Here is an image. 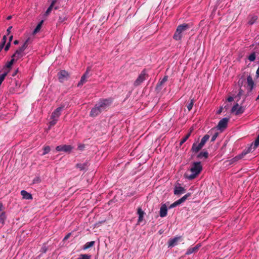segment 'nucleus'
Returning <instances> with one entry per match:
<instances>
[{
	"instance_id": "dca6fc26",
	"label": "nucleus",
	"mask_w": 259,
	"mask_h": 259,
	"mask_svg": "<svg viewBox=\"0 0 259 259\" xmlns=\"http://www.w3.org/2000/svg\"><path fill=\"white\" fill-rule=\"evenodd\" d=\"M167 214V208L166 204H163L160 207L159 211V215L161 217L163 218L166 216Z\"/></svg>"
},
{
	"instance_id": "e433bc0d",
	"label": "nucleus",
	"mask_w": 259,
	"mask_h": 259,
	"mask_svg": "<svg viewBox=\"0 0 259 259\" xmlns=\"http://www.w3.org/2000/svg\"><path fill=\"white\" fill-rule=\"evenodd\" d=\"M16 61L17 60L15 59H14V57H13L12 56V59H11V60L10 62H9L8 63V64L7 65V66L8 67H10L13 65L14 62Z\"/></svg>"
},
{
	"instance_id": "393cba45",
	"label": "nucleus",
	"mask_w": 259,
	"mask_h": 259,
	"mask_svg": "<svg viewBox=\"0 0 259 259\" xmlns=\"http://www.w3.org/2000/svg\"><path fill=\"white\" fill-rule=\"evenodd\" d=\"M95 244V241H90L85 243V244L83 246V249L85 250L91 247H92Z\"/></svg>"
},
{
	"instance_id": "c85d7f7f",
	"label": "nucleus",
	"mask_w": 259,
	"mask_h": 259,
	"mask_svg": "<svg viewBox=\"0 0 259 259\" xmlns=\"http://www.w3.org/2000/svg\"><path fill=\"white\" fill-rule=\"evenodd\" d=\"M208 156V153L207 151H202L198 155L199 158H202L203 157L207 158Z\"/></svg>"
},
{
	"instance_id": "412c9836",
	"label": "nucleus",
	"mask_w": 259,
	"mask_h": 259,
	"mask_svg": "<svg viewBox=\"0 0 259 259\" xmlns=\"http://www.w3.org/2000/svg\"><path fill=\"white\" fill-rule=\"evenodd\" d=\"M247 85L249 88L250 91H251L253 88L254 82L251 76L249 75L247 77Z\"/></svg>"
},
{
	"instance_id": "864d4df0",
	"label": "nucleus",
	"mask_w": 259,
	"mask_h": 259,
	"mask_svg": "<svg viewBox=\"0 0 259 259\" xmlns=\"http://www.w3.org/2000/svg\"><path fill=\"white\" fill-rule=\"evenodd\" d=\"M11 18H12V16H8V17H7V19H8V20H10V19H11Z\"/></svg>"
},
{
	"instance_id": "4d7b16f0",
	"label": "nucleus",
	"mask_w": 259,
	"mask_h": 259,
	"mask_svg": "<svg viewBox=\"0 0 259 259\" xmlns=\"http://www.w3.org/2000/svg\"><path fill=\"white\" fill-rule=\"evenodd\" d=\"M259 100V95H258V96H257V98H256V100Z\"/></svg>"
},
{
	"instance_id": "3c124183",
	"label": "nucleus",
	"mask_w": 259,
	"mask_h": 259,
	"mask_svg": "<svg viewBox=\"0 0 259 259\" xmlns=\"http://www.w3.org/2000/svg\"><path fill=\"white\" fill-rule=\"evenodd\" d=\"M13 35H11V36H10V37H9V42H11V41H12V40L13 39Z\"/></svg>"
},
{
	"instance_id": "8fccbe9b",
	"label": "nucleus",
	"mask_w": 259,
	"mask_h": 259,
	"mask_svg": "<svg viewBox=\"0 0 259 259\" xmlns=\"http://www.w3.org/2000/svg\"><path fill=\"white\" fill-rule=\"evenodd\" d=\"M19 40H15L14 41V44L15 45H17L19 44Z\"/></svg>"
},
{
	"instance_id": "ea45409f",
	"label": "nucleus",
	"mask_w": 259,
	"mask_h": 259,
	"mask_svg": "<svg viewBox=\"0 0 259 259\" xmlns=\"http://www.w3.org/2000/svg\"><path fill=\"white\" fill-rule=\"evenodd\" d=\"M218 133H215V134H214L213 135V136L211 137V142H213L215 140L216 138H217L218 137Z\"/></svg>"
},
{
	"instance_id": "79ce46f5",
	"label": "nucleus",
	"mask_w": 259,
	"mask_h": 259,
	"mask_svg": "<svg viewBox=\"0 0 259 259\" xmlns=\"http://www.w3.org/2000/svg\"><path fill=\"white\" fill-rule=\"evenodd\" d=\"M177 206L176 203L175 202H174L173 203H172L169 207H168V208L169 209H171V208H174L175 207Z\"/></svg>"
},
{
	"instance_id": "9d476101",
	"label": "nucleus",
	"mask_w": 259,
	"mask_h": 259,
	"mask_svg": "<svg viewBox=\"0 0 259 259\" xmlns=\"http://www.w3.org/2000/svg\"><path fill=\"white\" fill-rule=\"evenodd\" d=\"M186 192V189L178 184L175 186L174 193L177 196H180Z\"/></svg>"
},
{
	"instance_id": "c9c22d12",
	"label": "nucleus",
	"mask_w": 259,
	"mask_h": 259,
	"mask_svg": "<svg viewBox=\"0 0 259 259\" xmlns=\"http://www.w3.org/2000/svg\"><path fill=\"white\" fill-rule=\"evenodd\" d=\"M7 75V72H5V73H3L0 74V85H1L3 81L4 80Z\"/></svg>"
},
{
	"instance_id": "f8f14e48",
	"label": "nucleus",
	"mask_w": 259,
	"mask_h": 259,
	"mask_svg": "<svg viewBox=\"0 0 259 259\" xmlns=\"http://www.w3.org/2000/svg\"><path fill=\"white\" fill-rule=\"evenodd\" d=\"M72 149V147L68 145H59L56 147V150L57 151H64L65 152H70Z\"/></svg>"
},
{
	"instance_id": "423d86ee",
	"label": "nucleus",
	"mask_w": 259,
	"mask_h": 259,
	"mask_svg": "<svg viewBox=\"0 0 259 259\" xmlns=\"http://www.w3.org/2000/svg\"><path fill=\"white\" fill-rule=\"evenodd\" d=\"M58 77L59 81L63 82L68 79L69 77V74L66 71L62 70L58 73Z\"/></svg>"
},
{
	"instance_id": "a18cd8bd",
	"label": "nucleus",
	"mask_w": 259,
	"mask_h": 259,
	"mask_svg": "<svg viewBox=\"0 0 259 259\" xmlns=\"http://www.w3.org/2000/svg\"><path fill=\"white\" fill-rule=\"evenodd\" d=\"M12 28V26H10L7 30L8 34H9L11 32V30Z\"/></svg>"
},
{
	"instance_id": "4c0bfd02",
	"label": "nucleus",
	"mask_w": 259,
	"mask_h": 259,
	"mask_svg": "<svg viewBox=\"0 0 259 259\" xmlns=\"http://www.w3.org/2000/svg\"><path fill=\"white\" fill-rule=\"evenodd\" d=\"M11 43L10 42H9L6 46H5L4 49L6 52L8 51L9 50V48L10 47Z\"/></svg>"
},
{
	"instance_id": "37998d69",
	"label": "nucleus",
	"mask_w": 259,
	"mask_h": 259,
	"mask_svg": "<svg viewBox=\"0 0 259 259\" xmlns=\"http://www.w3.org/2000/svg\"><path fill=\"white\" fill-rule=\"evenodd\" d=\"M5 44H3L2 42H0V52L2 50V49L4 48Z\"/></svg>"
},
{
	"instance_id": "603ef678",
	"label": "nucleus",
	"mask_w": 259,
	"mask_h": 259,
	"mask_svg": "<svg viewBox=\"0 0 259 259\" xmlns=\"http://www.w3.org/2000/svg\"><path fill=\"white\" fill-rule=\"evenodd\" d=\"M242 157V156L239 155V156H236L235 158H236V159H240Z\"/></svg>"
},
{
	"instance_id": "1a4fd4ad",
	"label": "nucleus",
	"mask_w": 259,
	"mask_h": 259,
	"mask_svg": "<svg viewBox=\"0 0 259 259\" xmlns=\"http://www.w3.org/2000/svg\"><path fill=\"white\" fill-rule=\"evenodd\" d=\"M6 219L7 215L5 211V207L2 203H0V223L4 225Z\"/></svg>"
},
{
	"instance_id": "6e6552de",
	"label": "nucleus",
	"mask_w": 259,
	"mask_h": 259,
	"mask_svg": "<svg viewBox=\"0 0 259 259\" xmlns=\"http://www.w3.org/2000/svg\"><path fill=\"white\" fill-rule=\"evenodd\" d=\"M146 72L145 70H143L140 74L137 79L135 80L134 82L135 86L139 85L142 82H143L146 79Z\"/></svg>"
},
{
	"instance_id": "bb28decb",
	"label": "nucleus",
	"mask_w": 259,
	"mask_h": 259,
	"mask_svg": "<svg viewBox=\"0 0 259 259\" xmlns=\"http://www.w3.org/2000/svg\"><path fill=\"white\" fill-rule=\"evenodd\" d=\"M209 139V136L208 135H205L201 139L200 143L201 145L202 146H204L206 142Z\"/></svg>"
},
{
	"instance_id": "a19ab883",
	"label": "nucleus",
	"mask_w": 259,
	"mask_h": 259,
	"mask_svg": "<svg viewBox=\"0 0 259 259\" xmlns=\"http://www.w3.org/2000/svg\"><path fill=\"white\" fill-rule=\"evenodd\" d=\"M7 36L6 35H4L3 37V39L1 41V42L3 43V44H6V40H7Z\"/></svg>"
},
{
	"instance_id": "c03bdc74",
	"label": "nucleus",
	"mask_w": 259,
	"mask_h": 259,
	"mask_svg": "<svg viewBox=\"0 0 259 259\" xmlns=\"http://www.w3.org/2000/svg\"><path fill=\"white\" fill-rule=\"evenodd\" d=\"M71 235V233H68L65 236V237L64 238V240H67L69 238V237H70Z\"/></svg>"
},
{
	"instance_id": "b1692460",
	"label": "nucleus",
	"mask_w": 259,
	"mask_h": 259,
	"mask_svg": "<svg viewBox=\"0 0 259 259\" xmlns=\"http://www.w3.org/2000/svg\"><path fill=\"white\" fill-rule=\"evenodd\" d=\"M56 1H57V0H53L52 1L51 5L48 8V9L47 10V11L45 13L46 15H48L50 13V12H51V11L53 9V7L54 5L56 3Z\"/></svg>"
},
{
	"instance_id": "5fc2aeb1",
	"label": "nucleus",
	"mask_w": 259,
	"mask_h": 259,
	"mask_svg": "<svg viewBox=\"0 0 259 259\" xmlns=\"http://www.w3.org/2000/svg\"><path fill=\"white\" fill-rule=\"evenodd\" d=\"M221 112H222V109H220L218 111V113H220Z\"/></svg>"
},
{
	"instance_id": "9b49d317",
	"label": "nucleus",
	"mask_w": 259,
	"mask_h": 259,
	"mask_svg": "<svg viewBox=\"0 0 259 259\" xmlns=\"http://www.w3.org/2000/svg\"><path fill=\"white\" fill-rule=\"evenodd\" d=\"M229 119L227 117L222 118L218 123L217 127L220 130H224L227 126Z\"/></svg>"
},
{
	"instance_id": "7ed1b4c3",
	"label": "nucleus",
	"mask_w": 259,
	"mask_h": 259,
	"mask_svg": "<svg viewBox=\"0 0 259 259\" xmlns=\"http://www.w3.org/2000/svg\"><path fill=\"white\" fill-rule=\"evenodd\" d=\"M64 107V106H61L60 107H59L52 112L50 118V126H53L56 124Z\"/></svg>"
},
{
	"instance_id": "2eb2a0df",
	"label": "nucleus",
	"mask_w": 259,
	"mask_h": 259,
	"mask_svg": "<svg viewBox=\"0 0 259 259\" xmlns=\"http://www.w3.org/2000/svg\"><path fill=\"white\" fill-rule=\"evenodd\" d=\"M181 237H175L168 240V244L169 247H172L177 245L178 241L180 240Z\"/></svg>"
},
{
	"instance_id": "a878e982",
	"label": "nucleus",
	"mask_w": 259,
	"mask_h": 259,
	"mask_svg": "<svg viewBox=\"0 0 259 259\" xmlns=\"http://www.w3.org/2000/svg\"><path fill=\"white\" fill-rule=\"evenodd\" d=\"M30 38H28L24 42L23 45L20 48L23 51H25V49L28 47Z\"/></svg>"
},
{
	"instance_id": "4468645a",
	"label": "nucleus",
	"mask_w": 259,
	"mask_h": 259,
	"mask_svg": "<svg viewBox=\"0 0 259 259\" xmlns=\"http://www.w3.org/2000/svg\"><path fill=\"white\" fill-rule=\"evenodd\" d=\"M24 51L19 48L16 51L15 53L13 54L12 57H14V58L16 60H18L24 55Z\"/></svg>"
},
{
	"instance_id": "c756f323",
	"label": "nucleus",
	"mask_w": 259,
	"mask_h": 259,
	"mask_svg": "<svg viewBox=\"0 0 259 259\" xmlns=\"http://www.w3.org/2000/svg\"><path fill=\"white\" fill-rule=\"evenodd\" d=\"M257 19V16L254 15L251 16L249 20L248 21V24L250 25L253 24Z\"/></svg>"
},
{
	"instance_id": "0eeeda50",
	"label": "nucleus",
	"mask_w": 259,
	"mask_h": 259,
	"mask_svg": "<svg viewBox=\"0 0 259 259\" xmlns=\"http://www.w3.org/2000/svg\"><path fill=\"white\" fill-rule=\"evenodd\" d=\"M244 108L241 106L239 105L238 104H235L231 109V112L234 113L235 115H239L242 114L244 111Z\"/></svg>"
},
{
	"instance_id": "39448f33",
	"label": "nucleus",
	"mask_w": 259,
	"mask_h": 259,
	"mask_svg": "<svg viewBox=\"0 0 259 259\" xmlns=\"http://www.w3.org/2000/svg\"><path fill=\"white\" fill-rule=\"evenodd\" d=\"M90 70L91 69L90 67H88L87 68L85 73L81 76L80 80L78 82L77 84V87H80L87 82V79L90 77Z\"/></svg>"
},
{
	"instance_id": "7c9ffc66",
	"label": "nucleus",
	"mask_w": 259,
	"mask_h": 259,
	"mask_svg": "<svg viewBox=\"0 0 259 259\" xmlns=\"http://www.w3.org/2000/svg\"><path fill=\"white\" fill-rule=\"evenodd\" d=\"M255 58H256V55L254 52H253L251 54H250L248 57V60L250 62L254 61L255 60Z\"/></svg>"
},
{
	"instance_id": "6ab92c4d",
	"label": "nucleus",
	"mask_w": 259,
	"mask_h": 259,
	"mask_svg": "<svg viewBox=\"0 0 259 259\" xmlns=\"http://www.w3.org/2000/svg\"><path fill=\"white\" fill-rule=\"evenodd\" d=\"M200 246L199 245H197L194 247L189 248L186 253V254L189 255L193 253L196 252L198 250V249Z\"/></svg>"
},
{
	"instance_id": "49530a36",
	"label": "nucleus",
	"mask_w": 259,
	"mask_h": 259,
	"mask_svg": "<svg viewBox=\"0 0 259 259\" xmlns=\"http://www.w3.org/2000/svg\"><path fill=\"white\" fill-rule=\"evenodd\" d=\"M84 146L83 145H79L78 146V148L80 150H82L84 148Z\"/></svg>"
},
{
	"instance_id": "4be33fe9",
	"label": "nucleus",
	"mask_w": 259,
	"mask_h": 259,
	"mask_svg": "<svg viewBox=\"0 0 259 259\" xmlns=\"http://www.w3.org/2000/svg\"><path fill=\"white\" fill-rule=\"evenodd\" d=\"M137 212L139 215L138 223L140 224L143 220L144 214L145 213L140 207L138 208Z\"/></svg>"
},
{
	"instance_id": "2f4dec72",
	"label": "nucleus",
	"mask_w": 259,
	"mask_h": 259,
	"mask_svg": "<svg viewBox=\"0 0 259 259\" xmlns=\"http://www.w3.org/2000/svg\"><path fill=\"white\" fill-rule=\"evenodd\" d=\"M42 23V21H41L40 23H39L37 24V25L36 26V27H35V28L34 29V30L33 31V33H36L40 30L41 27Z\"/></svg>"
},
{
	"instance_id": "de8ad7c7",
	"label": "nucleus",
	"mask_w": 259,
	"mask_h": 259,
	"mask_svg": "<svg viewBox=\"0 0 259 259\" xmlns=\"http://www.w3.org/2000/svg\"><path fill=\"white\" fill-rule=\"evenodd\" d=\"M227 100L228 102H232L233 100V98L232 97H229L228 98Z\"/></svg>"
},
{
	"instance_id": "f257e3e1",
	"label": "nucleus",
	"mask_w": 259,
	"mask_h": 259,
	"mask_svg": "<svg viewBox=\"0 0 259 259\" xmlns=\"http://www.w3.org/2000/svg\"><path fill=\"white\" fill-rule=\"evenodd\" d=\"M202 170V165L200 162H194L192 164L190 169L191 174L189 175H186V178L190 180L196 178Z\"/></svg>"
},
{
	"instance_id": "f03ea898",
	"label": "nucleus",
	"mask_w": 259,
	"mask_h": 259,
	"mask_svg": "<svg viewBox=\"0 0 259 259\" xmlns=\"http://www.w3.org/2000/svg\"><path fill=\"white\" fill-rule=\"evenodd\" d=\"M189 28V25L186 23H184L179 25L173 35V38L176 40H180L182 38L183 35L185 31Z\"/></svg>"
},
{
	"instance_id": "58836bf2",
	"label": "nucleus",
	"mask_w": 259,
	"mask_h": 259,
	"mask_svg": "<svg viewBox=\"0 0 259 259\" xmlns=\"http://www.w3.org/2000/svg\"><path fill=\"white\" fill-rule=\"evenodd\" d=\"M167 80V76H165L162 79V80L160 81V84H162V83H164L165 81H166Z\"/></svg>"
},
{
	"instance_id": "473e14b6",
	"label": "nucleus",
	"mask_w": 259,
	"mask_h": 259,
	"mask_svg": "<svg viewBox=\"0 0 259 259\" xmlns=\"http://www.w3.org/2000/svg\"><path fill=\"white\" fill-rule=\"evenodd\" d=\"M194 103V100L193 99H191L190 101V102L187 106V109L189 111H190L192 109Z\"/></svg>"
},
{
	"instance_id": "cd10ccee",
	"label": "nucleus",
	"mask_w": 259,
	"mask_h": 259,
	"mask_svg": "<svg viewBox=\"0 0 259 259\" xmlns=\"http://www.w3.org/2000/svg\"><path fill=\"white\" fill-rule=\"evenodd\" d=\"M51 148L49 146H45L43 148V153L41 154V155H45L50 152Z\"/></svg>"
},
{
	"instance_id": "f3484780",
	"label": "nucleus",
	"mask_w": 259,
	"mask_h": 259,
	"mask_svg": "<svg viewBox=\"0 0 259 259\" xmlns=\"http://www.w3.org/2000/svg\"><path fill=\"white\" fill-rule=\"evenodd\" d=\"M191 195V194L190 193H188L187 194H186V195H185L184 196H183L182 198H181L180 199H179V200H177L175 201L176 204L177 206L180 205L181 204H182V203L184 202L187 199V198L190 196Z\"/></svg>"
},
{
	"instance_id": "6e6d98bb",
	"label": "nucleus",
	"mask_w": 259,
	"mask_h": 259,
	"mask_svg": "<svg viewBox=\"0 0 259 259\" xmlns=\"http://www.w3.org/2000/svg\"><path fill=\"white\" fill-rule=\"evenodd\" d=\"M34 181H39V179L38 178H37V179L35 180H34Z\"/></svg>"
},
{
	"instance_id": "aec40b11",
	"label": "nucleus",
	"mask_w": 259,
	"mask_h": 259,
	"mask_svg": "<svg viewBox=\"0 0 259 259\" xmlns=\"http://www.w3.org/2000/svg\"><path fill=\"white\" fill-rule=\"evenodd\" d=\"M21 194L23 196V198L27 199V200H30L32 199V196L31 194L27 192L25 190H22L21 191Z\"/></svg>"
},
{
	"instance_id": "5701e85b",
	"label": "nucleus",
	"mask_w": 259,
	"mask_h": 259,
	"mask_svg": "<svg viewBox=\"0 0 259 259\" xmlns=\"http://www.w3.org/2000/svg\"><path fill=\"white\" fill-rule=\"evenodd\" d=\"M258 146H259V135L257 136L254 142L251 144V147L249 148V151H250L251 149H256Z\"/></svg>"
},
{
	"instance_id": "72a5a7b5",
	"label": "nucleus",
	"mask_w": 259,
	"mask_h": 259,
	"mask_svg": "<svg viewBox=\"0 0 259 259\" xmlns=\"http://www.w3.org/2000/svg\"><path fill=\"white\" fill-rule=\"evenodd\" d=\"M191 135V133L188 134L185 137H184L182 140L181 141L180 144V145H182L189 138L190 136Z\"/></svg>"
},
{
	"instance_id": "20e7f679",
	"label": "nucleus",
	"mask_w": 259,
	"mask_h": 259,
	"mask_svg": "<svg viewBox=\"0 0 259 259\" xmlns=\"http://www.w3.org/2000/svg\"><path fill=\"white\" fill-rule=\"evenodd\" d=\"M111 103L112 101L110 99H103L100 100L97 104L99 108H101V110L103 111L108 107L111 105Z\"/></svg>"
},
{
	"instance_id": "f704fd0d",
	"label": "nucleus",
	"mask_w": 259,
	"mask_h": 259,
	"mask_svg": "<svg viewBox=\"0 0 259 259\" xmlns=\"http://www.w3.org/2000/svg\"><path fill=\"white\" fill-rule=\"evenodd\" d=\"M87 164L85 163H78L76 164V167L80 170H83L85 169Z\"/></svg>"
},
{
	"instance_id": "ddd939ff",
	"label": "nucleus",
	"mask_w": 259,
	"mask_h": 259,
	"mask_svg": "<svg viewBox=\"0 0 259 259\" xmlns=\"http://www.w3.org/2000/svg\"><path fill=\"white\" fill-rule=\"evenodd\" d=\"M102 111L101 108L96 104L94 108H93L90 112V116L95 117L98 115Z\"/></svg>"
},
{
	"instance_id": "09e8293b",
	"label": "nucleus",
	"mask_w": 259,
	"mask_h": 259,
	"mask_svg": "<svg viewBox=\"0 0 259 259\" xmlns=\"http://www.w3.org/2000/svg\"><path fill=\"white\" fill-rule=\"evenodd\" d=\"M65 18H62V17H60L59 18V21H60V22H63V21L65 20Z\"/></svg>"
},
{
	"instance_id": "a211bd4d",
	"label": "nucleus",
	"mask_w": 259,
	"mask_h": 259,
	"mask_svg": "<svg viewBox=\"0 0 259 259\" xmlns=\"http://www.w3.org/2000/svg\"><path fill=\"white\" fill-rule=\"evenodd\" d=\"M203 146L201 145V143H195L193 144L192 147V151L193 152L197 153L198 152L202 147Z\"/></svg>"
}]
</instances>
